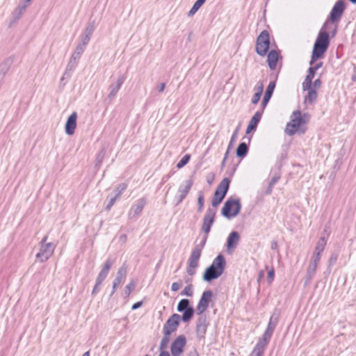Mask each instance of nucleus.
Here are the masks:
<instances>
[{
  "label": "nucleus",
  "mask_w": 356,
  "mask_h": 356,
  "mask_svg": "<svg viewBox=\"0 0 356 356\" xmlns=\"http://www.w3.org/2000/svg\"><path fill=\"white\" fill-rule=\"evenodd\" d=\"M309 115L307 113L301 114L300 111L293 112L290 121L286 124L285 133L288 136H293L296 133L303 134L305 129L303 126L309 121Z\"/></svg>",
  "instance_id": "obj_1"
},
{
  "label": "nucleus",
  "mask_w": 356,
  "mask_h": 356,
  "mask_svg": "<svg viewBox=\"0 0 356 356\" xmlns=\"http://www.w3.org/2000/svg\"><path fill=\"white\" fill-rule=\"evenodd\" d=\"M330 44L329 35L323 29L319 31L314 44L309 65H312L316 60L322 58Z\"/></svg>",
  "instance_id": "obj_2"
},
{
  "label": "nucleus",
  "mask_w": 356,
  "mask_h": 356,
  "mask_svg": "<svg viewBox=\"0 0 356 356\" xmlns=\"http://www.w3.org/2000/svg\"><path fill=\"white\" fill-rule=\"evenodd\" d=\"M226 261L222 254L218 255L213 261L211 265L208 267L203 275V279L206 282H210L218 278L224 272Z\"/></svg>",
  "instance_id": "obj_3"
},
{
  "label": "nucleus",
  "mask_w": 356,
  "mask_h": 356,
  "mask_svg": "<svg viewBox=\"0 0 356 356\" xmlns=\"http://www.w3.org/2000/svg\"><path fill=\"white\" fill-rule=\"evenodd\" d=\"M181 316L177 314H174L166 321L163 327V338L161 341V348H168L170 341V335L175 332L179 325Z\"/></svg>",
  "instance_id": "obj_4"
},
{
  "label": "nucleus",
  "mask_w": 356,
  "mask_h": 356,
  "mask_svg": "<svg viewBox=\"0 0 356 356\" xmlns=\"http://www.w3.org/2000/svg\"><path fill=\"white\" fill-rule=\"evenodd\" d=\"M47 236H44L39 243L38 252L35 254L37 260L40 262L47 261L54 254L56 248L53 243H47Z\"/></svg>",
  "instance_id": "obj_5"
},
{
  "label": "nucleus",
  "mask_w": 356,
  "mask_h": 356,
  "mask_svg": "<svg viewBox=\"0 0 356 356\" xmlns=\"http://www.w3.org/2000/svg\"><path fill=\"white\" fill-rule=\"evenodd\" d=\"M241 209V204L239 199L229 198L225 202L222 208V215L229 219L236 217Z\"/></svg>",
  "instance_id": "obj_6"
},
{
  "label": "nucleus",
  "mask_w": 356,
  "mask_h": 356,
  "mask_svg": "<svg viewBox=\"0 0 356 356\" xmlns=\"http://www.w3.org/2000/svg\"><path fill=\"white\" fill-rule=\"evenodd\" d=\"M229 186V180L228 178H224L217 186L214 193L213 197L211 201L213 207H216L220 204L225 197Z\"/></svg>",
  "instance_id": "obj_7"
},
{
  "label": "nucleus",
  "mask_w": 356,
  "mask_h": 356,
  "mask_svg": "<svg viewBox=\"0 0 356 356\" xmlns=\"http://www.w3.org/2000/svg\"><path fill=\"white\" fill-rule=\"evenodd\" d=\"M270 45L269 34L264 30L261 32L257 38L256 52L261 56H266Z\"/></svg>",
  "instance_id": "obj_8"
},
{
  "label": "nucleus",
  "mask_w": 356,
  "mask_h": 356,
  "mask_svg": "<svg viewBox=\"0 0 356 356\" xmlns=\"http://www.w3.org/2000/svg\"><path fill=\"white\" fill-rule=\"evenodd\" d=\"M213 292L211 290L204 291L196 307V314L202 315L209 307L210 302H211Z\"/></svg>",
  "instance_id": "obj_9"
},
{
  "label": "nucleus",
  "mask_w": 356,
  "mask_h": 356,
  "mask_svg": "<svg viewBox=\"0 0 356 356\" xmlns=\"http://www.w3.org/2000/svg\"><path fill=\"white\" fill-rule=\"evenodd\" d=\"M186 344V338L184 334L179 335L171 343L170 352L172 356H180Z\"/></svg>",
  "instance_id": "obj_10"
},
{
  "label": "nucleus",
  "mask_w": 356,
  "mask_h": 356,
  "mask_svg": "<svg viewBox=\"0 0 356 356\" xmlns=\"http://www.w3.org/2000/svg\"><path fill=\"white\" fill-rule=\"evenodd\" d=\"M345 9L344 2L341 0L338 1L333 6L330 15V19L332 22H339Z\"/></svg>",
  "instance_id": "obj_11"
},
{
  "label": "nucleus",
  "mask_w": 356,
  "mask_h": 356,
  "mask_svg": "<svg viewBox=\"0 0 356 356\" xmlns=\"http://www.w3.org/2000/svg\"><path fill=\"white\" fill-rule=\"evenodd\" d=\"M216 216V211L214 209H208L207 213L203 219L202 223V231L206 234H209L211 229V227L213 224Z\"/></svg>",
  "instance_id": "obj_12"
},
{
  "label": "nucleus",
  "mask_w": 356,
  "mask_h": 356,
  "mask_svg": "<svg viewBox=\"0 0 356 356\" xmlns=\"http://www.w3.org/2000/svg\"><path fill=\"white\" fill-rule=\"evenodd\" d=\"M127 275V267L122 265L118 270L116 277L113 282V287L111 296H112L118 289V287L124 282Z\"/></svg>",
  "instance_id": "obj_13"
},
{
  "label": "nucleus",
  "mask_w": 356,
  "mask_h": 356,
  "mask_svg": "<svg viewBox=\"0 0 356 356\" xmlns=\"http://www.w3.org/2000/svg\"><path fill=\"white\" fill-rule=\"evenodd\" d=\"M95 24L94 23L89 24L86 29L83 31V33L81 35V41L78 44V45L83 47L86 49V47L89 43L90 38L92 37V35L95 31Z\"/></svg>",
  "instance_id": "obj_14"
},
{
  "label": "nucleus",
  "mask_w": 356,
  "mask_h": 356,
  "mask_svg": "<svg viewBox=\"0 0 356 356\" xmlns=\"http://www.w3.org/2000/svg\"><path fill=\"white\" fill-rule=\"evenodd\" d=\"M85 49V48L78 44L76 45L74 52L71 55V57L67 66V67L69 70H72L76 67L78 60L80 59Z\"/></svg>",
  "instance_id": "obj_15"
},
{
  "label": "nucleus",
  "mask_w": 356,
  "mask_h": 356,
  "mask_svg": "<svg viewBox=\"0 0 356 356\" xmlns=\"http://www.w3.org/2000/svg\"><path fill=\"white\" fill-rule=\"evenodd\" d=\"M77 113L73 112L67 118L65 125V131L67 135L72 136L74 134L76 127Z\"/></svg>",
  "instance_id": "obj_16"
},
{
  "label": "nucleus",
  "mask_w": 356,
  "mask_h": 356,
  "mask_svg": "<svg viewBox=\"0 0 356 356\" xmlns=\"http://www.w3.org/2000/svg\"><path fill=\"white\" fill-rule=\"evenodd\" d=\"M146 204V200L140 198L134 204L129 211L128 216L129 218H134L138 216L143 211Z\"/></svg>",
  "instance_id": "obj_17"
},
{
  "label": "nucleus",
  "mask_w": 356,
  "mask_h": 356,
  "mask_svg": "<svg viewBox=\"0 0 356 356\" xmlns=\"http://www.w3.org/2000/svg\"><path fill=\"white\" fill-rule=\"evenodd\" d=\"M196 325V333L198 337L204 338L207 332L208 323L207 322V317L205 315H200Z\"/></svg>",
  "instance_id": "obj_18"
},
{
  "label": "nucleus",
  "mask_w": 356,
  "mask_h": 356,
  "mask_svg": "<svg viewBox=\"0 0 356 356\" xmlns=\"http://www.w3.org/2000/svg\"><path fill=\"white\" fill-rule=\"evenodd\" d=\"M193 184V181L192 179H187L184 181L179 187L178 193H179V202H181L189 193L192 186Z\"/></svg>",
  "instance_id": "obj_19"
},
{
  "label": "nucleus",
  "mask_w": 356,
  "mask_h": 356,
  "mask_svg": "<svg viewBox=\"0 0 356 356\" xmlns=\"http://www.w3.org/2000/svg\"><path fill=\"white\" fill-rule=\"evenodd\" d=\"M239 234L235 231L232 232L227 238L226 245L227 250L228 251H232L234 249H235L239 242Z\"/></svg>",
  "instance_id": "obj_20"
},
{
  "label": "nucleus",
  "mask_w": 356,
  "mask_h": 356,
  "mask_svg": "<svg viewBox=\"0 0 356 356\" xmlns=\"http://www.w3.org/2000/svg\"><path fill=\"white\" fill-rule=\"evenodd\" d=\"M113 261L111 259H107L106 261L96 279V281H97L98 284H101L103 282V281L106 279L109 273Z\"/></svg>",
  "instance_id": "obj_21"
},
{
  "label": "nucleus",
  "mask_w": 356,
  "mask_h": 356,
  "mask_svg": "<svg viewBox=\"0 0 356 356\" xmlns=\"http://www.w3.org/2000/svg\"><path fill=\"white\" fill-rule=\"evenodd\" d=\"M124 81V77L122 76H120L118 77L116 80V83L115 86H111L110 87V92L108 95V98L110 99H113L118 92L120 88L122 86L123 83Z\"/></svg>",
  "instance_id": "obj_22"
},
{
  "label": "nucleus",
  "mask_w": 356,
  "mask_h": 356,
  "mask_svg": "<svg viewBox=\"0 0 356 356\" xmlns=\"http://www.w3.org/2000/svg\"><path fill=\"white\" fill-rule=\"evenodd\" d=\"M262 111H257L250 120L249 124L246 129V134H248L257 128L259 122L261 120Z\"/></svg>",
  "instance_id": "obj_23"
},
{
  "label": "nucleus",
  "mask_w": 356,
  "mask_h": 356,
  "mask_svg": "<svg viewBox=\"0 0 356 356\" xmlns=\"http://www.w3.org/2000/svg\"><path fill=\"white\" fill-rule=\"evenodd\" d=\"M278 60V53L275 50H271L268 54L267 62L270 70H275Z\"/></svg>",
  "instance_id": "obj_24"
},
{
  "label": "nucleus",
  "mask_w": 356,
  "mask_h": 356,
  "mask_svg": "<svg viewBox=\"0 0 356 356\" xmlns=\"http://www.w3.org/2000/svg\"><path fill=\"white\" fill-rule=\"evenodd\" d=\"M315 72L312 67L308 69L307 74L302 84V90L308 89L312 86V81L314 77Z\"/></svg>",
  "instance_id": "obj_25"
},
{
  "label": "nucleus",
  "mask_w": 356,
  "mask_h": 356,
  "mask_svg": "<svg viewBox=\"0 0 356 356\" xmlns=\"http://www.w3.org/2000/svg\"><path fill=\"white\" fill-rule=\"evenodd\" d=\"M304 91H307V95L305 97V102L309 103V104H313L314 102L317 99V92L316 90L314 88H312V86H310L308 89L303 90Z\"/></svg>",
  "instance_id": "obj_26"
},
{
  "label": "nucleus",
  "mask_w": 356,
  "mask_h": 356,
  "mask_svg": "<svg viewBox=\"0 0 356 356\" xmlns=\"http://www.w3.org/2000/svg\"><path fill=\"white\" fill-rule=\"evenodd\" d=\"M317 266H318V264L310 261V263L307 267V274H306V277H305V283L306 284L309 283L311 280L315 275V273H316V270L317 268Z\"/></svg>",
  "instance_id": "obj_27"
},
{
  "label": "nucleus",
  "mask_w": 356,
  "mask_h": 356,
  "mask_svg": "<svg viewBox=\"0 0 356 356\" xmlns=\"http://www.w3.org/2000/svg\"><path fill=\"white\" fill-rule=\"evenodd\" d=\"M24 13V12L22 10V8L17 7L12 13L9 26L11 27L13 24H15L21 18Z\"/></svg>",
  "instance_id": "obj_28"
},
{
  "label": "nucleus",
  "mask_w": 356,
  "mask_h": 356,
  "mask_svg": "<svg viewBox=\"0 0 356 356\" xmlns=\"http://www.w3.org/2000/svg\"><path fill=\"white\" fill-rule=\"evenodd\" d=\"M278 321V316H275V314H273L271 317L270 318L266 331H268L271 333H273V331L276 327L277 323Z\"/></svg>",
  "instance_id": "obj_29"
},
{
  "label": "nucleus",
  "mask_w": 356,
  "mask_h": 356,
  "mask_svg": "<svg viewBox=\"0 0 356 356\" xmlns=\"http://www.w3.org/2000/svg\"><path fill=\"white\" fill-rule=\"evenodd\" d=\"M197 266H198L197 261L188 259V266L186 268L187 273L189 275L193 276L195 273V269L197 267Z\"/></svg>",
  "instance_id": "obj_30"
},
{
  "label": "nucleus",
  "mask_w": 356,
  "mask_h": 356,
  "mask_svg": "<svg viewBox=\"0 0 356 356\" xmlns=\"http://www.w3.org/2000/svg\"><path fill=\"white\" fill-rule=\"evenodd\" d=\"M327 241L325 237H321L317 242L314 252L321 254L326 245Z\"/></svg>",
  "instance_id": "obj_31"
},
{
  "label": "nucleus",
  "mask_w": 356,
  "mask_h": 356,
  "mask_svg": "<svg viewBox=\"0 0 356 356\" xmlns=\"http://www.w3.org/2000/svg\"><path fill=\"white\" fill-rule=\"evenodd\" d=\"M207 0H197L191 9L189 10L188 15L191 17L200 9V8L204 3Z\"/></svg>",
  "instance_id": "obj_32"
},
{
  "label": "nucleus",
  "mask_w": 356,
  "mask_h": 356,
  "mask_svg": "<svg viewBox=\"0 0 356 356\" xmlns=\"http://www.w3.org/2000/svg\"><path fill=\"white\" fill-rule=\"evenodd\" d=\"M266 346L267 345L264 343L263 342L258 341L255 348L253 350V354L255 355L256 356H261Z\"/></svg>",
  "instance_id": "obj_33"
},
{
  "label": "nucleus",
  "mask_w": 356,
  "mask_h": 356,
  "mask_svg": "<svg viewBox=\"0 0 356 356\" xmlns=\"http://www.w3.org/2000/svg\"><path fill=\"white\" fill-rule=\"evenodd\" d=\"M182 312L184 313L181 318L184 322L189 321L191 319V318L193 317V314H194V309L192 307H191L188 309H186V310H184Z\"/></svg>",
  "instance_id": "obj_34"
},
{
  "label": "nucleus",
  "mask_w": 356,
  "mask_h": 356,
  "mask_svg": "<svg viewBox=\"0 0 356 356\" xmlns=\"http://www.w3.org/2000/svg\"><path fill=\"white\" fill-rule=\"evenodd\" d=\"M248 152V145L245 143L239 144L236 149V156L238 157H244Z\"/></svg>",
  "instance_id": "obj_35"
},
{
  "label": "nucleus",
  "mask_w": 356,
  "mask_h": 356,
  "mask_svg": "<svg viewBox=\"0 0 356 356\" xmlns=\"http://www.w3.org/2000/svg\"><path fill=\"white\" fill-rule=\"evenodd\" d=\"M201 253L202 248L199 246H196L193 249L189 259L198 262L201 257Z\"/></svg>",
  "instance_id": "obj_36"
},
{
  "label": "nucleus",
  "mask_w": 356,
  "mask_h": 356,
  "mask_svg": "<svg viewBox=\"0 0 356 356\" xmlns=\"http://www.w3.org/2000/svg\"><path fill=\"white\" fill-rule=\"evenodd\" d=\"M201 253L202 248L199 246H196L193 249L189 259L198 262L201 257Z\"/></svg>",
  "instance_id": "obj_37"
},
{
  "label": "nucleus",
  "mask_w": 356,
  "mask_h": 356,
  "mask_svg": "<svg viewBox=\"0 0 356 356\" xmlns=\"http://www.w3.org/2000/svg\"><path fill=\"white\" fill-rule=\"evenodd\" d=\"M275 87V82L270 81L266 88L264 98H266V99L270 100V99L272 97Z\"/></svg>",
  "instance_id": "obj_38"
},
{
  "label": "nucleus",
  "mask_w": 356,
  "mask_h": 356,
  "mask_svg": "<svg viewBox=\"0 0 356 356\" xmlns=\"http://www.w3.org/2000/svg\"><path fill=\"white\" fill-rule=\"evenodd\" d=\"M189 300L188 299H181L177 305V311L179 312H182V311L186 310V309H188L189 307Z\"/></svg>",
  "instance_id": "obj_39"
},
{
  "label": "nucleus",
  "mask_w": 356,
  "mask_h": 356,
  "mask_svg": "<svg viewBox=\"0 0 356 356\" xmlns=\"http://www.w3.org/2000/svg\"><path fill=\"white\" fill-rule=\"evenodd\" d=\"M136 281L131 280L129 283L124 288V293L127 297H129L131 292L135 289Z\"/></svg>",
  "instance_id": "obj_40"
},
{
  "label": "nucleus",
  "mask_w": 356,
  "mask_h": 356,
  "mask_svg": "<svg viewBox=\"0 0 356 356\" xmlns=\"http://www.w3.org/2000/svg\"><path fill=\"white\" fill-rule=\"evenodd\" d=\"M193 294V288L192 284L186 286L184 290L181 292V296L191 297Z\"/></svg>",
  "instance_id": "obj_41"
},
{
  "label": "nucleus",
  "mask_w": 356,
  "mask_h": 356,
  "mask_svg": "<svg viewBox=\"0 0 356 356\" xmlns=\"http://www.w3.org/2000/svg\"><path fill=\"white\" fill-rule=\"evenodd\" d=\"M189 159H190V155H188V154L184 155L181 159V160L177 163V168L179 169L183 168L185 165H186L188 163V162L189 161Z\"/></svg>",
  "instance_id": "obj_42"
},
{
  "label": "nucleus",
  "mask_w": 356,
  "mask_h": 356,
  "mask_svg": "<svg viewBox=\"0 0 356 356\" xmlns=\"http://www.w3.org/2000/svg\"><path fill=\"white\" fill-rule=\"evenodd\" d=\"M127 187V185L124 183L119 184L115 188L116 195L115 197L118 198L122 195V193L125 191Z\"/></svg>",
  "instance_id": "obj_43"
},
{
  "label": "nucleus",
  "mask_w": 356,
  "mask_h": 356,
  "mask_svg": "<svg viewBox=\"0 0 356 356\" xmlns=\"http://www.w3.org/2000/svg\"><path fill=\"white\" fill-rule=\"evenodd\" d=\"M272 334H273V333L266 330L264 332L262 337L259 341L261 342H263L264 343L267 345Z\"/></svg>",
  "instance_id": "obj_44"
},
{
  "label": "nucleus",
  "mask_w": 356,
  "mask_h": 356,
  "mask_svg": "<svg viewBox=\"0 0 356 356\" xmlns=\"http://www.w3.org/2000/svg\"><path fill=\"white\" fill-rule=\"evenodd\" d=\"M197 204H198V211L201 212L202 211L204 207V195L202 192H200L197 197Z\"/></svg>",
  "instance_id": "obj_45"
},
{
  "label": "nucleus",
  "mask_w": 356,
  "mask_h": 356,
  "mask_svg": "<svg viewBox=\"0 0 356 356\" xmlns=\"http://www.w3.org/2000/svg\"><path fill=\"white\" fill-rule=\"evenodd\" d=\"M254 93L262 95L264 90V85L261 81H259L257 83L256 86L254 88Z\"/></svg>",
  "instance_id": "obj_46"
},
{
  "label": "nucleus",
  "mask_w": 356,
  "mask_h": 356,
  "mask_svg": "<svg viewBox=\"0 0 356 356\" xmlns=\"http://www.w3.org/2000/svg\"><path fill=\"white\" fill-rule=\"evenodd\" d=\"M278 178L277 177H273L270 180L268 187L266 190V194L270 195L272 193L273 186L275 184L277 181Z\"/></svg>",
  "instance_id": "obj_47"
},
{
  "label": "nucleus",
  "mask_w": 356,
  "mask_h": 356,
  "mask_svg": "<svg viewBox=\"0 0 356 356\" xmlns=\"http://www.w3.org/2000/svg\"><path fill=\"white\" fill-rule=\"evenodd\" d=\"M8 70V68L5 64L0 65V81L3 79Z\"/></svg>",
  "instance_id": "obj_48"
},
{
  "label": "nucleus",
  "mask_w": 356,
  "mask_h": 356,
  "mask_svg": "<svg viewBox=\"0 0 356 356\" xmlns=\"http://www.w3.org/2000/svg\"><path fill=\"white\" fill-rule=\"evenodd\" d=\"M32 0H24L20 4L17 6L19 8H22V10L23 12H25L28 6H29L30 3Z\"/></svg>",
  "instance_id": "obj_49"
},
{
  "label": "nucleus",
  "mask_w": 356,
  "mask_h": 356,
  "mask_svg": "<svg viewBox=\"0 0 356 356\" xmlns=\"http://www.w3.org/2000/svg\"><path fill=\"white\" fill-rule=\"evenodd\" d=\"M321 254L314 252L312 257L311 262L318 264L321 259Z\"/></svg>",
  "instance_id": "obj_50"
},
{
  "label": "nucleus",
  "mask_w": 356,
  "mask_h": 356,
  "mask_svg": "<svg viewBox=\"0 0 356 356\" xmlns=\"http://www.w3.org/2000/svg\"><path fill=\"white\" fill-rule=\"evenodd\" d=\"M321 81L319 78L316 79L314 81V83L312 82V88L316 89V90L318 89L321 87Z\"/></svg>",
  "instance_id": "obj_51"
},
{
  "label": "nucleus",
  "mask_w": 356,
  "mask_h": 356,
  "mask_svg": "<svg viewBox=\"0 0 356 356\" xmlns=\"http://www.w3.org/2000/svg\"><path fill=\"white\" fill-rule=\"evenodd\" d=\"M261 95L254 93L251 99L252 104H257L259 102V101L261 98Z\"/></svg>",
  "instance_id": "obj_52"
},
{
  "label": "nucleus",
  "mask_w": 356,
  "mask_h": 356,
  "mask_svg": "<svg viewBox=\"0 0 356 356\" xmlns=\"http://www.w3.org/2000/svg\"><path fill=\"white\" fill-rule=\"evenodd\" d=\"M167 348H161V343L159 344L160 354L159 356H170L169 353L166 350Z\"/></svg>",
  "instance_id": "obj_53"
},
{
  "label": "nucleus",
  "mask_w": 356,
  "mask_h": 356,
  "mask_svg": "<svg viewBox=\"0 0 356 356\" xmlns=\"http://www.w3.org/2000/svg\"><path fill=\"white\" fill-rule=\"evenodd\" d=\"M117 199L118 198L116 197L111 198L106 207V210L109 211L111 209V208L113 207V205L114 204V203Z\"/></svg>",
  "instance_id": "obj_54"
},
{
  "label": "nucleus",
  "mask_w": 356,
  "mask_h": 356,
  "mask_svg": "<svg viewBox=\"0 0 356 356\" xmlns=\"http://www.w3.org/2000/svg\"><path fill=\"white\" fill-rule=\"evenodd\" d=\"M274 278V270L272 269L268 273V280L269 283H271Z\"/></svg>",
  "instance_id": "obj_55"
},
{
  "label": "nucleus",
  "mask_w": 356,
  "mask_h": 356,
  "mask_svg": "<svg viewBox=\"0 0 356 356\" xmlns=\"http://www.w3.org/2000/svg\"><path fill=\"white\" fill-rule=\"evenodd\" d=\"M180 288V284L177 282H174L172 284L171 289L173 291H177Z\"/></svg>",
  "instance_id": "obj_56"
},
{
  "label": "nucleus",
  "mask_w": 356,
  "mask_h": 356,
  "mask_svg": "<svg viewBox=\"0 0 356 356\" xmlns=\"http://www.w3.org/2000/svg\"><path fill=\"white\" fill-rule=\"evenodd\" d=\"M142 304L141 301L137 302L132 305L131 309L133 310L137 309L142 306Z\"/></svg>",
  "instance_id": "obj_57"
},
{
  "label": "nucleus",
  "mask_w": 356,
  "mask_h": 356,
  "mask_svg": "<svg viewBox=\"0 0 356 356\" xmlns=\"http://www.w3.org/2000/svg\"><path fill=\"white\" fill-rule=\"evenodd\" d=\"M269 102V99H266V98H263L262 102H261V108L262 110L261 111H264V108H266V105L268 104Z\"/></svg>",
  "instance_id": "obj_58"
},
{
  "label": "nucleus",
  "mask_w": 356,
  "mask_h": 356,
  "mask_svg": "<svg viewBox=\"0 0 356 356\" xmlns=\"http://www.w3.org/2000/svg\"><path fill=\"white\" fill-rule=\"evenodd\" d=\"M104 154H99L98 156H97V165H99L103 159H104Z\"/></svg>",
  "instance_id": "obj_59"
},
{
  "label": "nucleus",
  "mask_w": 356,
  "mask_h": 356,
  "mask_svg": "<svg viewBox=\"0 0 356 356\" xmlns=\"http://www.w3.org/2000/svg\"><path fill=\"white\" fill-rule=\"evenodd\" d=\"M101 284H97V281H96V284H95V286H94V288H93V289L92 291V295L95 294L96 293H97L99 291V286Z\"/></svg>",
  "instance_id": "obj_60"
},
{
  "label": "nucleus",
  "mask_w": 356,
  "mask_h": 356,
  "mask_svg": "<svg viewBox=\"0 0 356 356\" xmlns=\"http://www.w3.org/2000/svg\"><path fill=\"white\" fill-rule=\"evenodd\" d=\"M165 88V84L164 83H161L158 88V91L159 92H162L164 90Z\"/></svg>",
  "instance_id": "obj_61"
},
{
  "label": "nucleus",
  "mask_w": 356,
  "mask_h": 356,
  "mask_svg": "<svg viewBox=\"0 0 356 356\" xmlns=\"http://www.w3.org/2000/svg\"><path fill=\"white\" fill-rule=\"evenodd\" d=\"M323 65V63L322 62H320L317 64H316L314 66H312V67L316 71L318 69H319L320 67H321Z\"/></svg>",
  "instance_id": "obj_62"
},
{
  "label": "nucleus",
  "mask_w": 356,
  "mask_h": 356,
  "mask_svg": "<svg viewBox=\"0 0 356 356\" xmlns=\"http://www.w3.org/2000/svg\"><path fill=\"white\" fill-rule=\"evenodd\" d=\"M188 356H199V354L197 352V350H194L193 351L189 353V355Z\"/></svg>",
  "instance_id": "obj_63"
},
{
  "label": "nucleus",
  "mask_w": 356,
  "mask_h": 356,
  "mask_svg": "<svg viewBox=\"0 0 356 356\" xmlns=\"http://www.w3.org/2000/svg\"><path fill=\"white\" fill-rule=\"evenodd\" d=\"M120 239L122 241H123V242L126 241V240H127V235L126 234L121 235L120 237Z\"/></svg>",
  "instance_id": "obj_64"
}]
</instances>
